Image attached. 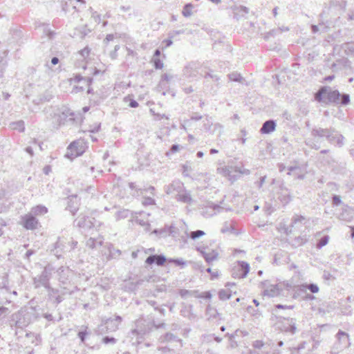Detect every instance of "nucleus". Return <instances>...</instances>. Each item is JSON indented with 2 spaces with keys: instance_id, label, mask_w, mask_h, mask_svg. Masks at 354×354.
<instances>
[{
  "instance_id": "nucleus-37",
  "label": "nucleus",
  "mask_w": 354,
  "mask_h": 354,
  "mask_svg": "<svg viewBox=\"0 0 354 354\" xmlns=\"http://www.w3.org/2000/svg\"><path fill=\"white\" fill-rule=\"evenodd\" d=\"M129 215V211L128 209H122L120 211H118L116 213V219L120 220L121 218H127Z\"/></svg>"
},
{
  "instance_id": "nucleus-25",
  "label": "nucleus",
  "mask_w": 354,
  "mask_h": 354,
  "mask_svg": "<svg viewBox=\"0 0 354 354\" xmlns=\"http://www.w3.org/2000/svg\"><path fill=\"white\" fill-rule=\"evenodd\" d=\"M198 64L196 63H189L185 68V73L189 76H195Z\"/></svg>"
},
{
  "instance_id": "nucleus-63",
  "label": "nucleus",
  "mask_w": 354,
  "mask_h": 354,
  "mask_svg": "<svg viewBox=\"0 0 354 354\" xmlns=\"http://www.w3.org/2000/svg\"><path fill=\"white\" fill-rule=\"evenodd\" d=\"M86 334H87V333H86V330H85V331H80V332L78 333V337L80 338V339H81V341H82V342H84L85 336H86Z\"/></svg>"
},
{
  "instance_id": "nucleus-38",
  "label": "nucleus",
  "mask_w": 354,
  "mask_h": 354,
  "mask_svg": "<svg viewBox=\"0 0 354 354\" xmlns=\"http://www.w3.org/2000/svg\"><path fill=\"white\" fill-rule=\"evenodd\" d=\"M279 31L280 30L278 29V28H276V29H272L271 30H270L268 32H267L265 36H264V39L266 40H268L270 39V37H275L276 35H279Z\"/></svg>"
},
{
  "instance_id": "nucleus-55",
  "label": "nucleus",
  "mask_w": 354,
  "mask_h": 354,
  "mask_svg": "<svg viewBox=\"0 0 354 354\" xmlns=\"http://www.w3.org/2000/svg\"><path fill=\"white\" fill-rule=\"evenodd\" d=\"M150 112L155 116H156V119L157 120H161L162 118H166V119H169V118L165 115V114H159V113H155V112L152 110V109H150Z\"/></svg>"
},
{
  "instance_id": "nucleus-8",
  "label": "nucleus",
  "mask_w": 354,
  "mask_h": 354,
  "mask_svg": "<svg viewBox=\"0 0 354 354\" xmlns=\"http://www.w3.org/2000/svg\"><path fill=\"white\" fill-rule=\"evenodd\" d=\"M84 151V145L82 141L77 140L72 142L68 147L66 156L73 158L82 155Z\"/></svg>"
},
{
  "instance_id": "nucleus-26",
  "label": "nucleus",
  "mask_w": 354,
  "mask_h": 354,
  "mask_svg": "<svg viewBox=\"0 0 354 354\" xmlns=\"http://www.w3.org/2000/svg\"><path fill=\"white\" fill-rule=\"evenodd\" d=\"M75 32H74V35L80 36L83 38L86 36L88 32H90V30L87 28L86 26L83 24L80 26L79 27L75 28Z\"/></svg>"
},
{
  "instance_id": "nucleus-24",
  "label": "nucleus",
  "mask_w": 354,
  "mask_h": 354,
  "mask_svg": "<svg viewBox=\"0 0 354 354\" xmlns=\"http://www.w3.org/2000/svg\"><path fill=\"white\" fill-rule=\"evenodd\" d=\"M306 221V218L301 215H295L292 218V223L290 225V227H297L299 228L304 224V221Z\"/></svg>"
},
{
  "instance_id": "nucleus-10",
  "label": "nucleus",
  "mask_w": 354,
  "mask_h": 354,
  "mask_svg": "<svg viewBox=\"0 0 354 354\" xmlns=\"http://www.w3.org/2000/svg\"><path fill=\"white\" fill-rule=\"evenodd\" d=\"M74 113L68 109H65L61 113L57 115L58 126L65 124L69 122H73L75 120Z\"/></svg>"
},
{
  "instance_id": "nucleus-21",
  "label": "nucleus",
  "mask_w": 354,
  "mask_h": 354,
  "mask_svg": "<svg viewBox=\"0 0 354 354\" xmlns=\"http://www.w3.org/2000/svg\"><path fill=\"white\" fill-rule=\"evenodd\" d=\"M59 275V280L63 284H66L68 282L69 274H71V272L68 269H65L64 268H60L57 270Z\"/></svg>"
},
{
  "instance_id": "nucleus-7",
  "label": "nucleus",
  "mask_w": 354,
  "mask_h": 354,
  "mask_svg": "<svg viewBox=\"0 0 354 354\" xmlns=\"http://www.w3.org/2000/svg\"><path fill=\"white\" fill-rule=\"evenodd\" d=\"M217 172L225 177H227L230 180H235L242 174V171L240 169L231 166L218 167Z\"/></svg>"
},
{
  "instance_id": "nucleus-22",
  "label": "nucleus",
  "mask_w": 354,
  "mask_h": 354,
  "mask_svg": "<svg viewBox=\"0 0 354 354\" xmlns=\"http://www.w3.org/2000/svg\"><path fill=\"white\" fill-rule=\"evenodd\" d=\"M103 243V238L98 236L97 239L90 238L86 241V245L91 249L96 248L101 246Z\"/></svg>"
},
{
  "instance_id": "nucleus-3",
  "label": "nucleus",
  "mask_w": 354,
  "mask_h": 354,
  "mask_svg": "<svg viewBox=\"0 0 354 354\" xmlns=\"http://www.w3.org/2000/svg\"><path fill=\"white\" fill-rule=\"evenodd\" d=\"M175 190L177 191L176 198L178 201L187 204H191L192 203L193 200L190 192L184 189L183 185L180 182H174L168 187L166 192L169 194L173 193Z\"/></svg>"
},
{
  "instance_id": "nucleus-14",
  "label": "nucleus",
  "mask_w": 354,
  "mask_h": 354,
  "mask_svg": "<svg viewBox=\"0 0 354 354\" xmlns=\"http://www.w3.org/2000/svg\"><path fill=\"white\" fill-rule=\"evenodd\" d=\"M221 209V207L219 205L208 203V205L202 207L201 214L205 217H210L216 214Z\"/></svg>"
},
{
  "instance_id": "nucleus-29",
  "label": "nucleus",
  "mask_w": 354,
  "mask_h": 354,
  "mask_svg": "<svg viewBox=\"0 0 354 354\" xmlns=\"http://www.w3.org/2000/svg\"><path fill=\"white\" fill-rule=\"evenodd\" d=\"M300 294H304L301 297V299L304 301H312L315 299V297L313 295L307 293L306 291L305 292H299V291H297V290L295 291L293 297L297 298L300 295Z\"/></svg>"
},
{
  "instance_id": "nucleus-49",
  "label": "nucleus",
  "mask_w": 354,
  "mask_h": 354,
  "mask_svg": "<svg viewBox=\"0 0 354 354\" xmlns=\"http://www.w3.org/2000/svg\"><path fill=\"white\" fill-rule=\"evenodd\" d=\"M153 63L156 69H161L163 67V63L159 58H153Z\"/></svg>"
},
{
  "instance_id": "nucleus-40",
  "label": "nucleus",
  "mask_w": 354,
  "mask_h": 354,
  "mask_svg": "<svg viewBox=\"0 0 354 354\" xmlns=\"http://www.w3.org/2000/svg\"><path fill=\"white\" fill-rule=\"evenodd\" d=\"M204 234H205V232L203 231L196 230V231L191 232L189 236L192 239H196L203 236Z\"/></svg>"
},
{
  "instance_id": "nucleus-2",
  "label": "nucleus",
  "mask_w": 354,
  "mask_h": 354,
  "mask_svg": "<svg viewBox=\"0 0 354 354\" xmlns=\"http://www.w3.org/2000/svg\"><path fill=\"white\" fill-rule=\"evenodd\" d=\"M311 136L314 138H326L329 143L339 147L344 145V137L334 128H314L311 131Z\"/></svg>"
},
{
  "instance_id": "nucleus-50",
  "label": "nucleus",
  "mask_w": 354,
  "mask_h": 354,
  "mask_svg": "<svg viewBox=\"0 0 354 354\" xmlns=\"http://www.w3.org/2000/svg\"><path fill=\"white\" fill-rule=\"evenodd\" d=\"M306 145L309 146L312 149H319V146L317 145V144H315L313 142V140H312L310 139H307L306 140Z\"/></svg>"
},
{
  "instance_id": "nucleus-17",
  "label": "nucleus",
  "mask_w": 354,
  "mask_h": 354,
  "mask_svg": "<svg viewBox=\"0 0 354 354\" xmlns=\"http://www.w3.org/2000/svg\"><path fill=\"white\" fill-rule=\"evenodd\" d=\"M276 128V122L273 120H266L263 123L260 132L263 134H269L274 131Z\"/></svg>"
},
{
  "instance_id": "nucleus-13",
  "label": "nucleus",
  "mask_w": 354,
  "mask_h": 354,
  "mask_svg": "<svg viewBox=\"0 0 354 354\" xmlns=\"http://www.w3.org/2000/svg\"><path fill=\"white\" fill-rule=\"evenodd\" d=\"M336 337L338 341L337 344L339 345V349L342 350L350 344L348 333L339 330L336 335Z\"/></svg>"
},
{
  "instance_id": "nucleus-47",
  "label": "nucleus",
  "mask_w": 354,
  "mask_h": 354,
  "mask_svg": "<svg viewBox=\"0 0 354 354\" xmlns=\"http://www.w3.org/2000/svg\"><path fill=\"white\" fill-rule=\"evenodd\" d=\"M341 311L344 315H350L351 313V307L350 305H342Z\"/></svg>"
},
{
  "instance_id": "nucleus-36",
  "label": "nucleus",
  "mask_w": 354,
  "mask_h": 354,
  "mask_svg": "<svg viewBox=\"0 0 354 354\" xmlns=\"http://www.w3.org/2000/svg\"><path fill=\"white\" fill-rule=\"evenodd\" d=\"M192 8H193V6L192 4L189 3V4L185 5L183 10V16H185L186 17L191 16L192 14Z\"/></svg>"
},
{
  "instance_id": "nucleus-20",
  "label": "nucleus",
  "mask_w": 354,
  "mask_h": 354,
  "mask_svg": "<svg viewBox=\"0 0 354 354\" xmlns=\"http://www.w3.org/2000/svg\"><path fill=\"white\" fill-rule=\"evenodd\" d=\"M166 261V258L163 255H151L147 258L145 263L152 264L156 263L158 266H162Z\"/></svg>"
},
{
  "instance_id": "nucleus-9",
  "label": "nucleus",
  "mask_w": 354,
  "mask_h": 354,
  "mask_svg": "<svg viewBox=\"0 0 354 354\" xmlns=\"http://www.w3.org/2000/svg\"><path fill=\"white\" fill-rule=\"evenodd\" d=\"M277 198L283 205H287L292 200L290 192L284 186L283 183H282L279 185Z\"/></svg>"
},
{
  "instance_id": "nucleus-31",
  "label": "nucleus",
  "mask_w": 354,
  "mask_h": 354,
  "mask_svg": "<svg viewBox=\"0 0 354 354\" xmlns=\"http://www.w3.org/2000/svg\"><path fill=\"white\" fill-rule=\"evenodd\" d=\"M328 240H329V236L328 235H324L322 237H321L317 244H316V248L317 249H321L322 248H323L324 246H325L326 245H327L328 242Z\"/></svg>"
},
{
  "instance_id": "nucleus-56",
  "label": "nucleus",
  "mask_w": 354,
  "mask_h": 354,
  "mask_svg": "<svg viewBox=\"0 0 354 354\" xmlns=\"http://www.w3.org/2000/svg\"><path fill=\"white\" fill-rule=\"evenodd\" d=\"M69 1L73 9H76V3H81L82 4L85 3L84 0H69Z\"/></svg>"
},
{
  "instance_id": "nucleus-57",
  "label": "nucleus",
  "mask_w": 354,
  "mask_h": 354,
  "mask_svg": "<svg viewBox=\"0 0 354 354\" xmlns=\"http://www.w3.org/2000/svg\"><path fill=\"white\" fill-rule=\"evenodd\" d=\"M160 354H170L171 351L170 349L167 348V347H162L158 349Z\"/></svg>"
},
{
  "instance_id": "nucleus-15",
  "label": "nucleus",
  "mask_w": 354,
  "mask_h": 354,
  "mask_svg": "<svg viewBox=\"0 0 354 354\" xmlns=\"http://www.w3.org/2000/svg\"><path fill=\"white\" fill-rule=\"evenodd\" d=\"M122 317L120 316H116L114 319L109 318L107 319L105 322V325L107 330L109 331H115L118 329L119 325L122 322Z\"/></svg>"
},
{
  "instance_id": "nucleus-35",
  "label": "nucleus",
  "mask_w": 354,
  "mask_h": 354,
  "mask_svg": "<svg viewBox=\"0 0 354 354\" xmlns=\"http://www.w3.org/2000/svg\"><path fill=\"white\" fill-rule=\"evenodd\" d=\"M230 229L231 230V232L232 233H234V234H238L240 233V232H238L236 231V230L234 229L233 225H232V224L227 225V223L225 224V225L222 227L221 231L222 233H225V232H229Z\"/></svg>"
},
{
  "instance_id": "nucleus-19",
  "label": "nucleus",
  "mask_w": 354,
  "mask_h": 354,
  "mask_svg": "<svg viewBox=\"0 0 354 354\" xmlns=\"http://www.w3.org/2000/svg\"><path fill=\"white\" fill-rule=\"evenodd\" d=\"M297 291L299 292H305L308 290L311 293H317L319 290V286L316 283H303L297 287Z\"/></svg>"
},
{
  "instance_id": "nucleus-33",
  "label": "nucleus",
  "mask_w": 354,
  "mask_h": 354,
  "mask_svg": "<svg viewBox=\"0 0 354 354\" xmlns=\"http://www.w3.org/2000/svg\"><path fill=\"white\" fill-rule=\"evenodd\" d=\"M218 297L221 300H226L231 297V291L228 289L221 290L218 292Z\"/></svg>"
},
{
  "instance_id": "nucleus-42",
  "label": "nucleus",
  "mask_w": 354,
  "mask_h": 354,
  "mask_svg": "<svg viewBox=\"0 0 354 354\" xmlns=\"http://www.w3.org/2000/svg\"><path fill=\"white\" fill-rule=\"evenodd\" d=\"M332 203L334 206L340 205L342 203L340 196L333 195L332 197Z\"/></svg>"
},
{
  "instance_id": "nucleus-62",
  "label": "nucleus",
  "mask_w": 354,
  "mask_h": 354,
  "mask_svg": "<svg viewBox=\"0 0 354 354\" xmlns=\"http://www.w3.org/2000/svg\"><path fill=\"white\" fill-rule=\"evenodd\" d=\"M103 342L105 343V344H109V343H115V339L113 338V337H106L103 339Z\"/></svg>"
},
{
  "instance_id": "nucleus-34",
  "label": "nucleus",
  "mask_w": 354,
  "mask_h": 354,
  "mask_svg": "<svg viewBox=\"0 0 354 354\" xmlns=\"http://www.w3.org/2000/svg\"><path fill=\"white\" fill-rule=\"evenodd\" d=\"M179 295L185 298L187 296H194L198 293L197 291H190L188 290L180 289L178 292Z\"/></svg>"
},
{
  "instance_id": "nucleus-12",
  "label": "nucleus",
  "mask_w": 354,
  "mask_h": 354,
  "mask_svg": "<svg viewBox=\"0 0 354 354\" xmlns=\"http://www.w3.org/2000/svg\"><path fill=\"white\" fill-rule=\"evenodd\" d=\"M95 220L94 218L88 216H80L79 217L77 225L81 228L90 229L95 225Z\"/></svg>"
},
{
  "instance_id": "nucleus-60",
  "label": "nucleus",
  "mask_w": 354,
  "mask_h": 354,
  "mask_svg": "<svg viewBox=\"0 0 354 354\" xmlns=\"http://www.w3.org/2000/svg\"><path fill=\"white\" fill-rule=\"evenodd\" d=\"M44 32L48 35L49 39H51L55 35L54 32L50 31L48 28H47V27L44 28Z\"/></svg>"
},
{
  "instance_id": "nucleus-4",
  "label": "nucleus",
  "mask_w": 354,
  "mask_h": 354,
  "mask_svg": "<svg viewBox=\"0 0 354 354\" xmlns=\"http://www.w3.org/2000/svg\"><path fill=\"white\" fill-rule=\"evenodd\" d=\"M242 250H234L232 254V261H234L232 266V276L234 278L241 279L243 277V261L239 259V256L242 255Z\"/></svg>"
},
{
  "instance_id": "nucleus-44",
  "label": "nucleus",
  "mask_w": 354,
  "mask_h": 354,
  "mask_svg": "<svg viewBox=\"0 0 354 354\" xmlns=\"http://www.w3.org/2000/svg\"><path fill=\"white\" fill-rule=\"evenodd\" d=\"M21 314L22 313L21 311H19L12 315V320H15L16 322V325H17L18 326H21V325L19 318Z\"/></svg>"
},
{
  "instance_id": "nucleus-61",
  "label": "nucleus",
  "mask_w": 354,
  "mask_h": 354,
  "mask_svg": "<svg viewBox=\"0 0 354 354\" xmlns=\"http://www.w3.org/2000/svg\"><path fill=\"white\" fill-rule=\"evenodd\" d=\"M171 79H172V76L169 74L165 73L164 75H162V81H166L168 82L171 81Z\"/></svg>"
},
{
  "instance_id": "nucleus-32",
  "label": "nucleus",
  "mask_w": 354,
  "mask_h": 354,
  "mask_svg": "<svg viewBox=\"0 0 354 354\" xmlns=\"http://www.w3.org/2000/svg\"><path fill=\"white\" fill-rule=\"evenodd\" d=\"M330 4L333 6H337L340 9L345 10L346 6H347V1L345 0H340V1H331L330 2Z\"/></svg>"
},
{
  "instance_id": "nucleus-16",
  "label": "nucleus",
  "mask_w": 354,
  "mask_h": 354,
  "mask_svg": "<svg viewBox=\"0 0 354 354\" xmlns=\"http://www.w3.org/2000/svg\"><path fill=\"white\" fill-rule=\"evenodd\" d=\"M78 55L80 56L82 61L84 63L80 65V67H82L83 69L86 68V64L89 62V61L91 59V48L88 46H86L84 48L82 49L78 52Z\"/></svg>"
},
{
  "instance_id": "nucleus-27",
  "label": "nucleus",
  "mask_w": 354,
  "mask_h": 354,
  "mask_svg": "<svg viewBox=\"0 0 354 354\" xmlns=\"http://www.w3.org/2000/svg\"><path fill=\"white\" fill-rule=\"evenodd\" d=\"M9 127L12 130H17L20 132H24L25 130V124L23 120L12 122L11 123H10Z\"/></svg>"
},
{
  "instance_id": "nucleus-43",
  "label": "nucleus",
  "mask_w": 354,
  "mask_h": 354,
  "mask_svg": "<svg viewBox=\"0 0 354 354\" xmlns=\"http://www.w3.org/2000/svg\"><path fill=\"white\" fill-rule=\"evenodd\" d=\"M10 312V310L8 308L4 306L0 307V320H2Z\"/></svg>"
},
{
  "instance_id": "nucleus-23",
  "label": "nucleus",
  "mask_w": 354,
  "mask_h": 354,
  "mask_svg": "<svg viewBox=\"0 0 354 354\" xmlns=\"http://www.w3.org/2000/svg\"><path fill=\"white\" fill-rule=\"evenodd\" d=\"M144 321L142 319L137 320L136 322V328L133 329L131 332L132 335H140L142 337L143 335H145L147 330L146 328H142L141 326L143 324Z\"/></svg>"
},
{
  "instance_id": "nucleus-30",
  "label": "nucleus",
  "mask_w": 354,
  "mask_h": 354,
  "mask_svg": "<svg viewBox=\"0 0 354 354\" xmlns=\"http://www.w3.org/2000/svg\"><path fill=\"white\" fill-rule=\"evenodd\" d=\"M306 242H307V239L305 236H299L295 237L294 239V240L292 241V246L297 248V247L303 245Z\"/></svg>"
},
{
  "instance_id": "nucleus-54",
  "label": "nucleus",
  "mask_w": 354,
  "mask_h": 354,
  "mask_svg": "<svg viewBox=\"0 0 354 354\" xmlns=\"http://www.w3.org/2000/svg\"><path fill=\"white\" fill-rule=\"evenodd\" d=\"M263 345L264 344L261 340H256L252 344L253 347L255 348H261Z\"/></svg>"
},
{
  "instance_id": "nucleus-53",
  "label": "nucleus",
  "mask_w": 354,
  "mask_h": 354,
  "mask_svg": "<svg viewBox=\"0 0 354 354\" xmlns=\"http://www.w3.org/2000/svg\"><path fill=\"white\" fill-rule=\"evenodd\" d=\"M196 297H200V298H205V299H210L212 297V295L209 292H205L201 293V295L196 294Z\"/></svg>"
},
{
  "instance_id": "nucleus-41",
  "label": "nucleus",
  "mask_w": 354,
  "mask_h": 354,
  "mask_svg": "<svg viewBox=\"0 0 354 354\" xmlns=\"http://www.w3.org/2000/svg\"><path fill=\"white\" fill-rule=\"evenodd\" d=\"M294 306L293 305H283V304H276L274 305V310H272V311H274L275 313V314L277 315V312H275V310L277 309H288V310H292L294 308Z\"/></svg>"
},
{
  "instance_id": "nucleus-11",
  "label": "nucleus",
  "mask_w": 354,
  "mask_h": 354,
  "mask_svg": "<svg viewBox=\"0 0 354 354\" xmlns=\"http://www.w3.org/2000/svg\"><path fill=\"white\" fill-rule=\"evenodd\" d=\"M23 225L27 230H35L38 225V220L31 214L25 215L23 217Z\"/></svg>"
},
{
  "instance_id": "nucleus-5",
  "label": "nucleus",
  "mask_w": 354,
  "mask_h": 354,
  "mask_svg": "<svg viewBox=\"0 0 354 354\" xmlns=\"http://www.w3.org/2000/svg\"><path fill=\"white\" fill-rule=\"evenodd\" d=\"M51 268L45 267L41 274L33 279L35 288L44 286L46 289L50 288L49 280L51 277Z\"/></svg>"
},
{
  "instance_id": "nucleus-64",
  "label": "nucleus",
  "mask_w": 354,
  "mask_h": 354,
  "mask_svg": "<svg viewBox=\"0 0 354 354\" xmlns=\"http://www.w3.org/2000/svg\"><path fill=\"white\" fill-rule=\"evenodd\" d=\"M347 51H348L347 54L348 55L354 56V47L353 46L348 47L347 49Z\"/></svg>"
},
{
  "instance_id": "nucleus-1",
  "label": "nucleus",
  "mask_w": 354,
  "mask_h": 354,
  "mask_svg": "<svg viewBox=\"0 0 354 354\" xmlns=\"http://www.w3.org/2000/svg\"><path fill=\"white\" fill-rule=\"evenodd\" d=\"M315 100L326 104L346 106L350 102V95L347 93H340L337 90H332L330 86H322L315 94Z\"/></svg>"
},
{
  "instance_id": "nucleus-28",
  "label": "nucleus",
  "mask_w": 354,
  "mask_h": 354,
  "mask_svg": "<svg viewBox=\"0 0 354 354\" xmlns=\"http://www.w3.org/2000/svg\"><path fill=\"white\" fill-rule=\"evenodd\" d=\"M47 208L43 205H37L32 208L31 214L44 215L47 212Z\"/></svg>"
},
{
  "instance_id": "nucleus-39",
  "label": "nucleus",
  "mask_w": 354,
  "mask_h": 354,
  "mask_svg": "<svg viewBox=\"0 0 354 354\" xmlns=\"http://www.w3.org/2000/svg\"><path fill=\"white\" fill-rule=\"evenodd\" d=\"M204 257L207 262L210 263L217 258V254H215L214 252L205 253L204 254Z\"/></svg>"
},
{
  "instance_id": "nucleus-59",
  "label": "nucleus",
  "mask_w": 354,
  "mask_h": 354,
  "mask_svg": "<svg viewBox=\"0 0 354 354\" xmlns=\"http://www.w3.org/2000/svg\"><path fill=\"white\" fill-rule=\"evenodd\" d=\"M347 20L348 21H354V9L349 10V12L347 15Z\"/></svg>"
},
{
  "instance_id": "nucleus-6",
  "label": "nucleus",
  "mask_w": 354,
  "mask_h": 354,
  "mask_svg": "<svg viewBox=\"0 0 354 354\" xmlns=\"http://www.w3.org/2000/svg\"><path fill=\"white\" fill-rule=\"evenodd\" d=\"M272 314L275 315L277 319H278L279 322L281 319L284 320L285 322L281 324V326H280L281 329L283 331H284L286 333H290L292 335H293L296 333V331H297L296 319L290 318V317L286 318L283 316H281L279 315H276L274 311H272Z\"/></svg>"
},
{
  "instance_id": "nucleus-58",
  "label": "nucleus",
  "mask_w": 354,
  "mask_h": 354,
  "mask_svg": "<svg viewBox=\"0 0 354 354\" xmlns=\"http://www.w3.org/2000/svg\"><path fill=\"white\" fill-rule=\"evenodd\" d=\"M266 178V176H261V177L260 178L259 181H258V182H257V183H256L257 186V187H258V188H259V189H260V188L262 187L263 184V183H264V182H265Z\"/></svg>"
},
{
  "instance_id": "nucleus-52",
  "label": "nucleus",
  "mask_w": 354,
  "mask_h": 354,
  "mask_svg": "<svg viewBox=\"0 0 354 354\" xmlns=\"http://www.w3.org/2000/svg\"><path fill=\"white\" fill-rule=\"evenodd\" d=\"M246 310L248 313H250L252 316H256L259 315V310L257 309H254L251 306H249L246 308Z\"/></svg>"
},
{
  "instance_id": "nucleus-18",
  "label": "nucleus",
  "mask_w": 354,
  "mask_h": 354,
  "mask_svg": "<svg viewBox=\"0 0 354 354\" xmlns=\"http://www.w3.org/2000/svg\"><path fill=\"white\" fill-rule=\"evenodd\" d=\"M281 284H274L271 285L268 288L264 290L263 293L265 295H268V297H275L278 296L281 294Z\"/></svg>"
},
{
  "instance_id": "nucleus-46",
  "label": "nucleus",
  "mask_w": 354,
  "mask_h": 354,
  "mask_svg": "<svg viewBox=\"0 0 354 354\" xmlns=\"http://www.w3.org/2000/svg\"><path fill=\"white\" fill-rule=\"evenodd\" d=\"M162 341H167V342L177 341V337L171 333H167L162 337Z\"/></svg>"
},
{
  "instance_id": "nucleus-48",
  "label": "nucleus",
  "mask_w": 354,
  "mask_h": 354,
  "mask_svg": "<svg viewBox=\"0 0 354 354\" xmlns=\"http://www.w3.org/2000/svg\"><path fill=\"white\" fill-rule=\"evenodd\" d=\"M169 261L175 263L176 266H184L186 264L185 261H183V259H171L169 260Z\"/></svg>"
},
{
  "instance_id": "nucleus-51",
  "label": "nucleus",
  "mask_w": 354,
  "mask_h": 354,
  "mask_svg": "<svg viewBox=\"0 0 354 354\" xmlns=\"http://www.w3.org/2000/svg\"><path fill=\"white\" fill-rule=\"evenodd\" d=\"M119 48H120V46L115 45L114 47V50L110 53L109 56L111 58V59L114 60L117 58V57H118L117 51L119 50Z\"/></svg>"
},
{
  "instance_id": "nucleus-45",
  "label": "nucleus",
  "mask_w": 354,
  "mask_h": 354,
  "mask_svg": "<svg viewBox=\"0 0 354 354\" xmlns=\"http://www.w3.org/2000/svg\"><path fill=\"white\" fill-rule=\"evenodd\" d=\"M229 79L231 81L239 82L241 79V74L237 73H232L229 75Z\"/></svg>"
}]
</instances>
